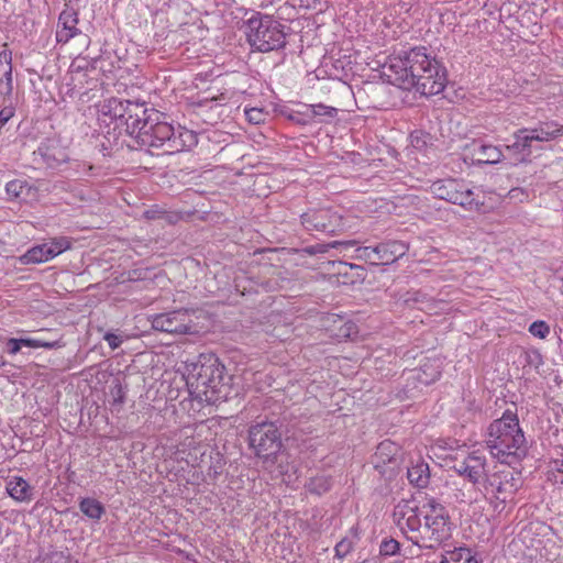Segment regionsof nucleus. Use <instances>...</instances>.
<instances>
[{
  "label": "nucleus",
  "instance_id": "f257e3e1",
  "mask_svg": "<svg viewBox=\"0 0 563 563\" xmlns=\"http://www.w3.org/2000/svg\"><path fill=\"white\" fill-rule=\"evenodd\" d=\"M109 118L115 128L133 137L141 147L163 148L166 154L189 151L198 143L196 132L183 126L174 129L165 114L147 108L145 102L110 98L100 107V119Z\"/></svg>",
  "mask_w": 563,
  "mask_h": 563
},
{
  "label": "nucleus",
  "instance_id": "f03ea898",
  "mask_svg": "<svg viewBox=\"0 0 563 563\" xmlns=\"http://www.w3.org/2000/svg\"><path fill=\"white\" fill-rule=\"evenodd\" d=\"M384 68L390 84L424 97L442 92L448 84L445 67L426 46L401 49L389 57Z\"/></svg>",
  "mask_w": 563,
  "mask_h": 563
},
{
  "label": "nucleus",
  "instance_id": "7ed1b4c3",
  "mask_svg": "<svg viewBox=\"0 0 563 563\" xmlns=\"http://www.w3.org/2000/svg\"><path fill=\"white\" fill-rule=\"evenodd\" d=\"M395 516L407 540L421 550H437L452 536L449 511L433 497L420 506L401 500L395 508Z\"/></svg>",
  "mask_w": 563,
  "mask_h": 563
},
{
  "label": "nucleus",
  "instance_id": "20e7f679",
  "mask_svg": "<svg viewBox=\"0 0 563 563\" xmlns=\"http://www.w3.org/2000/svg\"><path fill=\"white\" fill-rule=\"evenodd\" d=\"M485 443L501 464H518L528 454V443L516 412L506 410L487 428Z\"/></svg>",
  "mask_w": 563,
  "mask_h": 563
},
{
  "label": "nucleus",
  "instance_id": "39448f33",
  "mask_svg": "<svg viewBox=\"0 0 563 563\" xmlns=\"http://www.w3.org/2000/svg\"><path fill=\"white\" fill-rule=\"evenodd\" d=\"M231 379L220 360L214 355H207L201 356L194 365L187 385L196 398L214 404L227 398Z\"/></svg>",
  "mask_w": 563,
  "mask_h": 563
},
{
  "label": "nucleus",
  "instance_id": "423d86ee",
  "mask_svg": "<svg viewBox=\"0 0 563 563\" xmlns=\"http://www.w3.org/2000/svg\"><path fill=\"white\" fill-rule=\"evenodd\" d=\"M247 445L265 468L273 467L284 450L282 424L269 420L252 423L247 430Z\"/></svg>",
  "mask_w": 563,
  "mask_h": 563
},
{
  "label": "nucleus",
  "instance_id": "0eeeda50",
  "mask_svg": "<svg viewBox=\"0 0 563 563\" xmlns=\"http://www.w3.org/2000/svg\"><path fill=\"white\" fill-rule=\"evenodd\" d=\"M286 25L272 15L256 13L246 21V41L252 51L269 53L285 48Z\"/></svg>",
  "mask_w": 563,
  "mask_h": 563
},
{
  "label": "nucleus",
  "instance_id": "6e6552de",
  "mask_svg": "<svg viewBox=\"0 0 563 563\" xmlns=\"http://www.w3.org/2000/svg\"><path fill=\"white\" fill-rule=\"evenodd\" d=\"M432 194L442 200L457 205L470 211H481L484 201L468 186L457 179L448 178L434 181L431 185Z\"/></svg>",
  "mask_w": 563,
  "mask_h": 563
},
{
  "label": "nucleus",
  "instance_id": "1a4fd4ad",
  "mask_svg": "<svg viewBox=\"0 0 563 563\" xmlns=\"http://www.w3.org/2000/svg\"><path fill=\"white\" fill-rule=\"evenodd\" d=\"M479 485H482L485 496L492 495L496 500L506 503L508 498L519 490L521 478L519 474L505 468L490 474L487 473Z\"/></svg>",
  "mask_w": 563,
  "mask_h": 563
},
{
  "label": "nucleus",
  "instance_id": "9d476101",
  "mask_svg": "<svg viewBox=\"0 0 563 563\" xmlns=\"http://www.w3.org/2000/svg\"><path fill=\"white\" fill-rule=\"evenodd\" d=\"M152 329L175 335L198 333L197 324L187 309L157 313L151 318Z\"/></svg>",
  "mask_w": 563,
  "mask_h": 563
},
{
  "label": "nucleus",
  "instance_id": "9b49d317",
  "mask_svg": "<svg viewBox=\"0 0 563 563\" xmlns=\"http://www.w3.org/2000/svg\"><path fill=\"white\" fill-rule=\"evenodd\" d=\"M302 227L309 232L335 234L345 227L342 216L331 209H311L300 216Z\"/></svg>",
  "mask_w": 563,
  "mask_h": 563
},
{
  "label": "nucleus",
  "instance_id": "f8f14e48",
  "mask_svg": "<svg viewBox=\"0 0 563 563\" xmlns=\"http://www.w3.org/2000/svg\"><path fill=\"white\" fill-rule=\"evenodd\" d=\"M401 456L400 446L390 440H385L377 445L372 463L380 474L394 473L399 467Z\"/></svg>",
  "mask_w": 563,
  "mask_h": 563
},
{
  "label": "nucleus",
  "instance_id": "ddd939ff",
  "mask_svg": "<svg viewBox=\"0 0 563 563\" xmlns=\"http://www.w3.org/2000/svg\"><path fill=\"white\" fill-rule=\"evenodd\" d=\"M470 153V158L478 164L494 165L501 162L504 154L498 146L492 144H484L474 141L471 145L466 146Z\"/></svg>",
  "mask_w": 563,
  "mask_h": 563
},
{
  "label": "nucleus",
  "instance_id": "4468645a",
  "mask_svg": "<svg viewBox=\"0 0 563 563\" xmlns=\"http://www.w3.org/2000/svg\"><path fill=\"white\" fill-rule=\"evenodd\" d=\"M408 251L407 244L400 241H387L375 246L376 265H389L402 257Z\"/></svg>",
  "mask_w": 563,
  "mask_h": 563
},
{
  "label": "nucleus",
  "instance_id": "2eb2a0df",
  "mask_svg": "<svg viewBox=\"0 0 563 563\" xmlns=\"http://www.w3.org/2000/svg\"><path fill=\"white\" fill-rule=\"evenodd\" d=\"M35 154L40 155L47 167L55 168L68 159L64 148L55 141L47 140L42 142Z\"/></svg>",
  "mask_w": 563,
  "mask_h": 563
},
{
  "label": "nucleus",
  "instance_id": "dca6fc26",
  "mask_svg": "<svg viewBox=\"0 0 563 563\" xmlns=\"http://www.w3.org/2000/svg\"><path fill=\"white\" fill-rule=\"evenodd\" d=\"M464 464L467 468V479L474 485H479L487 474L486 456L478 451H473L464 459Z\"/></svg>",
  "mask_w": 563,
  "mask_h": 563
},
{
  "label": "nucleus",
  "instance_id": "f3484780",
  "mask_svg": "<svg viewBox=\"0 0 563 563\" xmlns=\"http://www.w3.org/2000/svg\"><path fill=\"white\" fill-rule=\"evenodd\" d=\"M5 490L18 503H30L35 496V488L20 476L9 478Z\"/></svg>",
  "mask_w": 563,
  "mask_h": 563
},
{
  "label": "nucleus",
  "instance_id": "a211bd4d",
  "mask_svg": "<svg viewBox=\"0 0 563 563\" xmlns=\"http://www.w3.org/2000/svg\"><path fill=\"white\" fill-rule=\"evenodd\" d=\"M78 16L74 10H64L58 18V30L56 40L59 43H67L77 32Z\"/></svg>",
  "mask_w": 563,
  "mask_h": 563
},
{
  "label": "nucleus",
  "instance_id": "6ab92c4d",
  "mask_svg": "<svg viewBox=\"0 0 563 563\" xmlns=\"http://www.w3.org/2000/svg\"><path fill=\"white\" fill-rule=\"evenodd\" d=\"M11 52H0V98L4 101L13 91Z\"/></svg>",
  "mask_w": 563,
  "mask_h": 563
},
{
  "label": "nucleus",
  "instance_id": "aec40b11",
  "mask_svg": "<svg viewBox=\"0 0 563 563\" xmlns=\"http://www.w3.org/2000/svg\"><path fill=\"white\" fill-rule=\"evenodd\" d=\"M533 142H551L563 136V124L556 121H547L529 129Z\"/></svg>",
  "mask_w": 563,
  "mask_h": 563
},
{
  "label": "nucleus",
  "instance_id": "412c9836",
  "mask_svg": "<svg viewBox=\"0 0 563 563\" xmlns=\"http://www.w3.org/2000/svg\"><path fill=\"white\" fill-rule=\"evenodd\" d=\"M430 468L427 462L421 457L411 461V466L407 470V478L412 486L419 489L426 488L430 483Z\"/></svg>",
  "mask_w": 563,
  "mask_h": 563
},
{
  "label": "nucleus",
  "instance_id": "4be33fe9",
  "mask_svg": "<svg viewBox=\"0 0 563 563\" xmlns=\"http://www.w3.org/2000/svg\"><path fill=\"white\" fill-rule=\"evenodd\" d=\"M332 247H340L341 251H349L354 247V255L352 257L356 260L365 261L372 265H376L375 246H356L355 240L347 241H334L331 243Z\"/></svg>",
  "mask_w": 563,
  "mask_h": 563
},
{
  "label": "nucleus",
  "instance_id": "5701e85b",
  "mask_svg": "<svg viewBox=\"0 0 563 563\" xmlns=\"http://www.w3.org/2000/svg\"><path fill=\"white\" fill-rule=\"evenodd\" d=\"M515 142L506 146V150L517 154H521V162L526 161V157L532 153V139L529 134V129H520L514 133Z\"/></svg>",
  "mask_w": 563,
  "mask_h": 563
},
{
  "label": "nucleus",
  "instance_id": "b1692460",
  "mask_svg": "<svg viewBox=\"0 0 563 563\" xmlns=\"http://www.w3.org/2000/svg\"><path fill=\"white\" fill-rule=\"evenodd\" d=\"M54 258V253L47 246L46 242L43 244L35 245L27 250L21 257L22 264H40Z\"/></svg>",
  "mask_w": 563,
  "mask_h": 563
},
{
  "label": "nucleus",
  "instance_id": "393cba45",
  "mask_svg": "<svg viewBox=\"0 0 563 563\" xmlns=\"http://www.w3.org/2000/svg\"><path fill=\"white\" fill-rule=\"evenodd\" d=\"M78 507L87 518L93 521H99L106 515L104 505L92 497L80 498Z\"/></svg>",
  "mask_w": 563,
  "mask_h": 563
},
{
  "label": "nucleus",
  "instance_id": "a878e982",
  "mask_svg": "<svg viewBox=\"0 0 563 563\" xmlns=\"http://www.w3.org/2000/svg\"><path fill=\"white\" fill-rule=\"evenodd\" d=\"M303 114L312 120L317 117L323 118L321 121H328L336 117L338 109L334 107L325 106L323 103L318 104H303Z\"/></svg>",
  "mask_w": 563,
  "mask_h": 563
},
{
  "label": "nucleus",
  "instance_id": "bb28decb",
  "mask_svg": "<svg viewBox=\"0 0 563 563\" xmlns=\"http://www.w3.org/2000/svg\"><path fill=\"white\" fill-rule=\"evenodd\" d=\"M332 487V478L327 475H318L309 478L305 484V488L308 493L317 496H322L328 493Z\"/></svg>",
  "mask_w": 563,
  "mask_h": 563
},
{
  "label": "nucleus",
  "instance_id": "cd10ccee",
  "mask_svg": "<svg viewBox=\"0 0 563 563\" xmlns=\"http://www.w3.org/2000/svg\"><path fill=\"white\" fill-rule=\"evenodd\" d=\"M440 563H478L467 548H457L453 551H448Z\"/></svg>",
  "mask_w": 563,
  "mask_h": 563
},
{
  "label": "nucleus",
  "instance_id": "c85d7f7f",
  "mask_svg": "<svg viewBox=\"0 0 563 563\" xmlns=\"http://www.w3.org/2000/svg\"><path fill=\"white\" fill-rule=\"evenodd\" d=\"M32 190V186L24 179H13L5 185V192L12 199L27 197Z\"/></svg>",
  "mask_w": 563,
  "mask_h": 563
},
{
  "label": "nucleus",
  "instance_id": "c756f323",
  "mask_svg": "<svg viewBox=\"0 0 563 563\" xmlns=\"http://www.w3.org/2000/svg\"><path fill=\"white\" fill-rule=\"evenodd\" d=\"M401 544L394 538H384L379 544V555L391 558L400 555Z\"/></svg>",
  "mask_w": 563,
  "mask_h": 563
},
{
  "label": "nucleus",
  "instance_id": "7c9ffc66",
  "mask_svg": "<svg viewBox=\"0 0 563 563\" xmlns=\"http://www.w3.org/2000/svg\"><path fill=\"white\" fill-rule=\"evenodd\" d=\"M35 563H76L70 553L65 551H52Z\"/></svg>",
  "mask_w": 563,
  "mask_h": 563
},
{
  "label": "nucleus",
  "instance_id": "2f4dec72",
  "mask_svg": "<svg viewBox=\"0 0 563 563\" xmlns=\"http://www.w3.org/2000/svg\"><path fill=\"white\" fill-rule=\"evenodd\" d=\"M47 246L53 251L54 257L70 249L71 241L66 236H57L46 242Z\"/></svg>",
  "mask_w": 563,
  "mask_h": 563
},
{
  "label": "nucleus",
  "instance_id": "473e14b6",
  "mask_svg": "<svg viewBox=\"0 0 563 563\" xmlns=\"http://www.w3.org/2000/svg\"><path fill=\"white\" fill-rule=\"evenodd\" d=\"M19 342L22 346H26L30 349H38V347H45V349H53L57 346V342H46L40 339H33V338H20Z\"/></svg>",
  "mask_w": 563,
  "mask_h": 563
},
{
  "label": "nucleus",
  "instance_id": "72a5a7b5",
  "mask_svg": "<svg viewBox=\"0 0 563 563\" xmlns=\"http://www.w3.org/2000/svg\"><path fill=\"white\" fill-rule=\"evenodd\" d=\"M529 332L538 339H545L550 334V327L545 321L538 320L529 325Z\"/></svg>",
  "mask_w": 563,
  "mask_h": 563
},
{
  "label": "nucleus",
  "instance_id": "f704fd0d",
  "mask_svg": "<svg viewBox=\"0 0 563 563\" xmlns=\"http://www.w3.org/2000/svg\"><path fill=\"white\" fill-rule=\"evenodd\" d=\"M246 120L252 124H261L266 120L267 113L260 108L245 110Z\"/></svg>",
  "mask_w": 563,
  "mask_h": 563
},
{
  "label": "nucleus",
  "instance_id": "c9c22d12",
  "mask_svg": "<svg viewBox=\"0 0 563 563\" xmlns=\"http://www.w3.org/2000/svg\"><path fill=\"white\" fill-rule=\"evenodd\" d=\"M523 356L525 363L529 366H533L534 368H538L543 364L542 355L538 350L532 349L525 351Z\"/></svg>",
  "mask_w": 563,
  "mask_h": 563
},
{
  "label": "nucleus",
  "instance_id": "e433bc0d",
  "mask_svg": "<svg viewBox=\"0 0 563 563\" xmlns=\"http://www.w3.org/2000/svg\"><path fill=\"white\" fill-rule=\"evenodd\" d=\"M353 549V541L349 538H343L340 542L336 543L334 551L335 556L339 559L345 558Z\"/></svg>",
  "mask_w": 563,
  "mask_h": 563
},
{
  "label": "nucleus",
  "instance_id": "4c0bfd02",
  "mask_svg": "<svg viewBox=\"0 0 563 563\" xmlns=\"http://www.w3.org/2000/svg\"><path fill=\"white\" fill-rule=\"evenodd\" d=\"M126 338H128L126 335L117 334L113 332H107L103 335V340L109 344L111 350H117L123 343L124 339H126Z\"/></svg>",
  "mask_w": 563,
  "mask_h": 563
},
{
  "label": "nucleus",
  "instance_id": "58836bf2",
  "mask_svg": "<svg viewBox=\"0 0 563 563\" xmlns=\"http://www.w3.org/2000/svg\"><path fill=\"white\" fill-rule=\"evenodd\" d=\"M111 395L113 397V402L118 405H122L125 400V388L122 386L120 382L115 383L111 388Z\"/></svg>",
  "mask_w": 563,
  "mask_h": 563
},
{
  "label": "nucleus",
  "instance_id": "ea45409f",
  "mask_svg": "<svg viewBox=\"0 0 563 563\" xmlns=\"http://www.w3.org/2000/svg\"><path fill=\"white\" fill-rule=\"evenodd\" d=\"M288 119L297 124L306 125L312 121L311 118H308L303 114V109L300 111H292Z\"/></svg>",
  "mask_w": 563,
  "mask_h": 563
},
{
  "label": "nucleus",
  "instance_id": "a19ab883",
  "mask_svg": "<svg viewBox=\"0 0 563 563\" xmlns=\"http://www.w3.org/2000/svg\"><path fill=\"white\" fill-rule=\"evenodd\" d=\"M165 216V211L157 207H152L144 211V218L147 220L162 219Z\"/></svg>",
  "mask_w": 563,
  "mask_h": 563
},
{
  "label": "nucleus",
  "instance_id": "79ce46f5",
  "mask_svg": "<svg viewBox=\"0 0 563 563\" xmlns=\"http://www.w3.org/2000/svg\"><path fill=\"white\" fill-rule=\"evenodd\" d=\"M553 476L555 482L563 484V460L554 461Z\"/></svg>",
  "mask_w": 563,
  "mask_h": 563
},
{
  "label": "nucleus",
  "instance_id": "37998d69",
  "mask_svg": "<svg viewBox=\"0 0 563 563\" xmlns=\"http://www.w3.org/2000/svg\"><path fill=\"white\" fill-rule=\"evenodd\" d=\"M7 351L10 354H16L21 351V344L19 342V339L11 338L7 342Z\"/></svg>",
  "mask_w": 563,
  "mask_h": 563
},
{
  "label": "nucleus",
  "instance_id": "c03bdc74",
  "mask_svg": "<svg viewBox=\"0 0 563 563\" xmlns=\"http://www.w3.org/2000/svg\"><path fill=\"white\" fill-rule=\"evenodd\" d=\"M356 327L353 322H346L343 328H341V332L343 336L351 338L352 334L356 333Z\"/></svg>",
  "mask_w": 563,
  "mask_h": 563
},
{
  "label": "nucleus",
  "instance_id": "a18cd8bd",
  "mask_svg": "<svg viewBox=\"0 0 563 563\" xmlns=\"http://www.w3.org/2000/svg\"><path fill=\"white\" fill-rule=\"evenodd\" d=\"M453 468L460 476L467 478V468L466 465L464 464V460L455 464Z\"/></svg>",
  "mask_w": 563,
  "mask_h": 563
},
{
  "label": "nucleus",
  "instance_id": "49530a36",
  "mask_svg": "<svg viewBox=\"0 0 563 563\" xmlns=\"http://www.w3.org/2000/svg\"><path fill=\"white\" fill-rule=\"evenodd\" d=\"M78 166H82L84 174L87 176H92L93 170L96 169V167L93 165H90L87 163L78 164Z\"/></svg>",
  "mask_w": 563,
  "mask_h": 563
},
{
  "label": "nucleus",
  "instance_id": "de8ad7c7",
  "mask_svg": "<svg viewBox=\"0 0 563 563\" xmlns=\"http://www.w3.org/2000/svg\"><path fill=\"white\" fill-rule=\"evenodd\" d=\"M218 100H225V97L223 93H221L220 96L218 97H210V98H206L205 100H201L200 101V104H207L209 101H218Z\"/></svg>",
  "mask_w": 563,
  "mask_h": 563
},
{
  "label": "nucleus",
  "instance_id": "09e8293b",
  "mask_svg": "<svg viewBox=\"0 0 563 563\" xmlns=\"http://www.w3.org/2000/svg\"><path fill=\"white\" fill-rule=\"evenodd\" d=\"M440 376V373L439 372H435L433 377L430 379V380H423L421 377H419V380L424 383V384H429L430 382H434L435 379H438Z\"/></svg>",
  "mask_w": 563,
  "mask_h": 563
}]
</instances>
